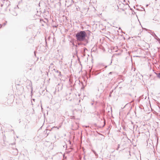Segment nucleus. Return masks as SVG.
Masks as SVG:
<instances>
[{
  "instance_id": "nucleus-1",
  "label": "nucleus",
  "mask_w": 160,
  "mask_h": 160,
  "mask_svg": "<svg viewBox=\"0 0 160 160\" xmlns=\"http://www.w3.org/2000/svg\"><path fill=\"white\" fill-rule=\"evenodd\" d=\"M87 34L85 31H82L78 32L76 34V37L78 41H83L85 39Z\"/></svg>"
},
{
  "instance_id": "nucleus-2",
  "label": "nucleus",
  "mask_w": 160,
  "mask_h": 160,
  "mask_svg": "<svg viewBox=\"0 0 160 160\" xmlns=\"http://www.w3.org/2000/svg\"><path fill=\"white\" fill-rule=\"evenodd\" d=\"M123 2H124L125 3L122 2V3H120L119 4V7H123V6H125V7H128L129 8V6L128 5V3L127 2H125L126 1H122Z\"/></svg>"
},
{
  "instance_id": "nucleus-3",
  "label": "nucleus",
  "mask_w": 160,
  "mask_h": 160,
  "mask_svg": "<svg viewBox=\"0 0 160 160\" xmlns=\"http://www.w3.org/2000/svg\"><path fill=\"white\" fill-rule=\"evenodd\" d=\"M66 1V5H67L68 7L70 6L71 4L74 2L73 1Z\"/></svg>"
},
{
  "instance_id": "nucleus-4",
  "label": "nucleus",
  "mask_w": 160,
  "mask_h": 160,
  "mask_svg": "<svg viewBox=\"0 0 160 160\" xmlns=\"http://www.w3.org/2000/svg\"><path fill=\"white\" fill-rule=\"evenodd\" d=\"M152 35L154 37L155 39L157 40L160 43V39L158 37L154 32H152Z\"/></svg>"
},
{
  "instance_id": "nucleus-5",
  "label": "nucleus",
  "mask_w": 160,
  "mask_h": 160,
  "mask_svg": "<svg viewBox=\"0 0 160 160\" xmlns=\"http://www.w3.org/2000/svg\"><path fill=\"white\" fill-rule=\"evenodd\" d=\"M3 1H6L8 3L9 2V1H0V6L1 7H2L3 5V3H4V2H3Z\"/></svg>"
},
{
  "instance_id": "nucleus-6",
  "label": "nucleus",
  "mask_w": 160,
  "mask_h": 160,
  "mask_svg": "<svg viewBox=\"0 0 160 160\" xmlns=\"http://www.w3.org/2000/svg\"><path fill=\"white\" fill-rule=\"evenodd\" d=\"M122 11H123V12H124V13L125 14H127V12H126V10H127V9L126 8H125L124 7H123V8H122Z\"/></svg>"
},
{
  "instance_id": "nucleus-7",
  "label": "nucleus",
  "mask_w": 160,
  "mask_h": 160,
  "mask_svg": "<svg viewBox=\"0 0 160 160\" xmlns=\"http://www.w3.org/2000/svg\"><path fill=\"white\" fill-rule=\"evenodd\" d=\"M157 75V77L159 78H160V72L158 73H156Z\"/></svg>"
},
{
  "instance_id": "nucleus-8",
  "label": "nucleus",
  "mask_w": 160,
  "mask_h": 160,
  "mask_svg": "<svg viewBox=\"0 0 160 160\" xmlns=\"http://www.w3.org/2000/svg\"><path fill=\"white\" fill-rule=\"evenodd\" d=\"M56 72L58 73H59V75H60L61 74V72L58 71V70H56Z\"/></svg>"
},
{
  "instance_id": "nucleus-9",
  "label": "nucleus",
  "mask_w": 160,
  "mask_h": 160,
  "mask_svg": "<svg viewBox=\"0 0 160 160\" xmlns=\"http://www.w3.org/2000/svg\"><path fill=\"white\" fill-rule=\"evenodd\" d=\"M92 151H93V152L95 154V155L96 156H97L98 155V154H97L96 152L94 151L93 150Z\"/></svg>"
},
{
  "instance_id": "nucleus-10",
  "label": "nucleus",
  "mask_w": 160,
  "mask_h": 160,
  "mask_svg": "<svg viewBox=\"0 0 160 160\" xmlns=\"http://www.w3.org/2000/svg\"><path fill=\"white\" fill-rule=\"evenodd\" d=\"M7 21H5V22L3 24V25L4 26H5L7 24Z\"/></svg>"
},
{
  "instance_id": "nucleus-11",
  "label": "nucleus",
  "mask_w": 160,
  "mask_h": 160,
  "mask_svg": "<svg viewBox=\"0 0 160 160\" xmlns=\"http://www.w3.org/2000/svg\"><path fill=\"white\" fill-rule=\"evenodd\" d=\"M119 147H120V145L119 144H118V148H117V150H118L119 149Z\"/></svg>"
},
{
  "instance_id": "nucleus-12",
  "label": "nucleus",
  "mask_w": 160,
  "mask_h": 160,
  "mask_svg": "<svg viewBox=\"0 0 160 160\" xmlns=\"http://www.w3.org/2000/svg\"><path fill=\"white\" fill-rule=\"evenodd\" d=\"M75 49L76 50V52H77V49L75 48Z\"/></svg>"
},
{
  "instance_id": "nucleus-13",
  "label": "nucleus",
  "mask_w": 160,
  "mask_h": 160,
  "mask_svg": "<svg viewBox=\"0 0 160 160\" xmlns=\"http://www.w3.org/2000/svg\"><path fill=\"white\" fill-rule=\"evenodd\" d=\"M84 50H85L86 49H87L86 48H84Z\"/></svg>"
},
{
  "instance_id": "nucleus-14",
  "label": "nucleus",
  "mask_w": 160,
  "mask_h": 160,
  "mask_svg": "<svg viewBox=\"0 0 160 160\" xmlns=\"http://www.w3.org/2000/svg\"><path fill=\"white\" fill-rule=\"evenodd\" d=\"M111 94H110L109 95V96L111 97Z\"/></svg>"
},
{
  "instance_id": "nucleus-15",
  "label": "nucleus",
  "mask_w": 160,
  "mask_h": 160,
  "mask_svg": "<svg viewBox=\"0 0 160 160\" xmlns=\"http://www.w3.org/2000/svg\"><path fill=\"white\" fill-rule=\"evenodd\" d=\"M78 47V45H76V47Z\"/></svg>"
},
{
  "instance_id": "nucleus-16",
  "label": "nucleus",
  "mask_w": 160,
  "mask_h": 160,
  "mask_svg": "<svg viewBox=\"0 0 160 160\" xmlns=\"http://www.w3.org/2000/svg\"><path fill=\"white\" fill-rule=\"evenodd\" d=\"M111 73H112V72H110L109 73V74H111Z\"/></svg>"
},
{
  "instance_id": "nucleus-17",
  "label": "nucleus",
  "mask_w": 160,
  "mask_h": 160,
  "mask_svg": "<svg viewBox=\"0 0 160 160\" xmlns=\"http://www.w3.org/2000/svg\"><path fill=\"white\" fill-rule=\"evenodd\" d=\"M99 88H98V91H99Z\"/></svg>"
},
{
  "instance_id": "nucleus-18",
  "label": "nucleus",
  "mask_w": 160,
  "mask_h": 160,
  "mask_svg": "<svg viewBox=\"0 0 160 160\" xmlns=\"http://www.w3.org/2000/svg\"><path fill=\"white\" fill-rule=\"evenodd\" d=\"M80 43H78V45H80Z\"/></svg>"
},
{
  "instance_id": "nucleus-19",
  "label": "nucleus",
  "mask_w": 160,
  "mask_h": 160,
  "mask_svg": "<svg viewBox=\"0 0 160 160\" xmlns=\"http://www.w3.org/2000/svg\"><path fill=\"white\" fill-rule=\"evenodd\" d=\"M83 55H84V56H85V54H83Z\"/></svg>"
}]
</instances>
